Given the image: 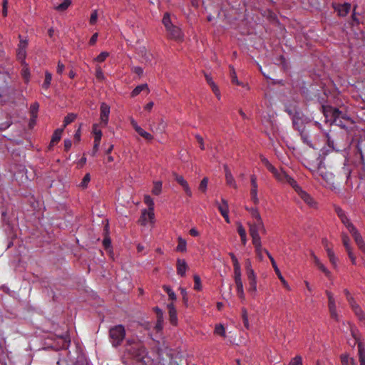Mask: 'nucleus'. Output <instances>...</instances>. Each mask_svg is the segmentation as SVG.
<instances>
[{
  "instance_id": "1",
  "label": "nucleus",
  "mask_w": 365,
  "mask_h": 365,
  "mask_svg": "<svg viewBox=\"0 0 365 365\" xmlns=\"http://www.w3.org/2000/svg\"><path fill=\"white\" fill-rule=\"evenodd\" d=\"M334 210L339 217L341 219L342 223L352 235L359 248L365 254V243L361 235L358 232L354 225L349 221L345 215L344 211L341 207H335Z\"/></svg>"
},
{
  "instance_id": "2",
  "label": "nucleus",
  "mask_w": 365,
  "mask_h": 365,
  "mask_svg": "<svg viewBox=\"0 0 365 365\" xmlns=\"http://www.w3.org/2000/svg\"><path fill=\"white\" fill-rule=\"evenodd\" d=\"M125 336V330L123 325H116L109 330L110 341L114 346H119Z\"/></svg>"
},
{
  "instance_id": "3",
  "label": "nucleus",
  "mask_w": 365,
  "mask_h": 365,
  "mask_svg": "<svg viewBox=\"0 0 365 365\" xmlns=\"http://www.w3.org/2000/svg\"><path fill=\"white\" fill-rule=\"evenodd\" d=\"M247 225L249 227V233L252 237V242H258L261 241V237L259 235V232H261L263 234L266 233V228L264 225H254L251 224V222H247Z\"/></svg>"
},
{
  "instance_id": "4",
  "label": "nucleus",
  "mask_w": 365,
  "mask_h": 365,
  "mask_svg": "<svg viewBox=\"0 0 365 365\" xmlns=\"http://www.w3.org/2000/svg\"><path fill=\"white\" fill-rule=\"evenodd\" d=\"M324 115L327 121L330 122L331 124L337 125L338 118L341 115V111L332 106H323Z\"/></svg>"
},
{
  "instance_id": "5",
  "label": "nucleus",
  "mask_w": 365,
  "mask_h": 365,
  "mask_svg": "<svg viewBox=\"0 0 365 365\" xmlns=\"http://www.w3.org/2000/svg\"><path fill=\"white\" fill-rule=\"evenodd\" d=\"M273 174L274 177L276 180L282 183H288L292 187L297 186V182L291 178L289 175H287L282 169L277 170V168H274L273 171H271Z\"/></svg>"
},
{
  "instance_id": "6",
  "label": "nucleus",
  "mask_w": 365,
  "mask_h": 365,
  "mask_svg": "<svg viewBox=\"0 0 365 365\" xmlns=\"http://www.w3.org/2000/svg\"><path fill=\"white\" fill-rule=\"evenodd\" d=\"M351 333L352 336L355 339L354 345H355L356 343L358 344L359 360L360 362V365H365V349L364 347V345L361 342L359 341L356 330L354 329L353 327H351Z\"/></svg>"
},
{
  "instance_id": "7",
  "label": "nucleus",
  "mask_w": 365,
  "mask_h": 365,
  "mask_svg": "<svg viewBox=\"0 0 365 365\" xmlns=\"http://www.w3.org/2000/svg\"><path fill=\"white\" fill-rule=\"evenodd\" d=\"M326 294L328 297V307L330 315L331 318L334 319L336 321H339V317L337 314L336 305L335 302V299L334 297V294L329 291H327Z\"/></svg>"
},
{
  "instance_id": "8",
  "label": "nucleus",
  "mask_w": 365,
  "mask_h": 365,
  "mask_svg": "<svg viewBox=\"0 0 365 365\" xmlns=\"http://www.w3.org/2000/svg\"><path fill=\"white\" fill-rule=\"evenodd\" d=\"M236 292L238 297L242 302L245 300V294L244 292L243 283L242 280V274H234Z\"/></svg>"
},
{
  "instance_id": "9",
  "label": "nucleus",
  "mask_w": 365,
  "mask_h": 365,
  "mask_svg": "<svg viewBox=\"0 0 365 365\" xmlns=\"http://www.w3.org/2000/svg\"><path fill=\"white\" fill-rule=\"evenodd\" d=\"M110 106L106 103H102L100 108V120L101 123L106 126L108 123L109 115H110Z\"/></svg>"
},
{
  "instance_id": "10",
  "label": "nucleus",
  "mask_w": 365,
  "mask_h": 365,
  "mask_svg": "<svg viewBox=\"0 0 365 365\" xmlns=\"http://www.w3.org/2000/svg\"><path fill=\"white\" fill-rule=\"evenodd\" d=\"M251 181V190H250V195L251 200L254 202V204L257 205L259 203V198L257 196V190L258 186L257 183V177L255 175L250 176Z\"/></svg>"
},
{
  "instance_id": "11",
  "label": "nucleus",
  "mask_w": 365,
  "mask_h": 365,
  "mask_svg": "<svg viewBox=\"0 0 365 365\" xmlns=\"http://www.w3.org/2000/svg\"><path fill=\"white\" fill-rule=\"evenodd\" d=\"M28 46V42L26 40L21 39L18 49H17V58L20 61H21L22 63H25L24 60L26 55V47Z\"/></svg>"
},
{
  "instance_id": "12",
  "label": "nucleus",
  "mask_w": 365,
  "mask_h": 365,
  "mask_svg": "<svg viewBox=\"0 0 365 365\" xmlns=\"http://www.w3.org/2000/svg\"><path fill=\"white\" fill-rule=\"evenodd\" d=\"M293 188L296 190V192L299 194L300 197L309 205L312 206L314 203L312 197L307 193L305 191L302 190V189L298 185L297 183V186L293 187Z\"/></svg>"
},
{
  "instance_id": "13",
  "label": "nucleus",
  "mask_w": 365,
  "mask_h": 365,
  "mask_svg": "<svg viewBox=\"0 0 365 365\" xmlns=\"http://www.w3.org/2000/svg\"><path fill=\"white\" fill-rule=\"evenodd\" d=\"M269 259H270L271 261V263H272V265L277 275V277H279V279H280L281 282L282 283V284L284 285V287L287 289V290H290L291 288L289 287V285L288 284L287 282L285 280V279L283 277V276L282 275L277 264H276V262L275 260L274 259V258L272 257V256L271 255H269Z\"/></svg>"
},
{
  "instance_id": "14",
  "label": "nucleus",
  "mask_w": 365,
  "mask_h": 365,
  "mask_svg": "<svg viewBox=\"0 0 365 365\" xmlns=\"http://www.w3.org/2000/svg\"><path fill=\"white\" fill-rule=\"evenodd\" d=\"M311 255L312 257L314 264L325 274L326 277L330 279L331 277V273L330 271L324 266V264L313 252L311 254Z\"/></svg>"
},
{
  "instance_id": "15",
  "label": "nucleus",
  "mask_w": 365,
  "mask_h": 365,
  "mask_svg": "<svg viewBox=\"0 0 365 365\" xmlns=\"http://www.w3.org/2000/svg\"><path fill=\"white\" fill-rule=\"evenodd\" d=\"M170 38L180 40L182 38L181 29L175 26H172L170 29H166Z\"/></svg>"
},
{
  "instance_id": "16",
  "label": "nucleus",
  "mask_w": 365,
  "mask_h": 365,
  "mask_svg": "<svg viewBox=\"0 0 365 365\" xmlns=\"http://www.w3.org/2000/svg\"><path fill=\"white\" fill-rule=\"evenodd\" d=\"M175 180H176V182L178 184H180L182 186V187L183 188L185 193L189 197H191L192 193L191 189L188 185V182L185 180V179L182 176L175 174Z\"/></svg>"
},
{
  "instance_id": "17",
  "label": "nucleus",
  "mask_w": 365,
  "mask_h": 365,
  "mask_svg": "<svg viewBox=\"0 0 365 365\" xmlns=\"http://www.w3.org/2000/svg\"><path fill=\"white\" fill-rule=\"evenodd\" d=\"M149 214H150V210H143L142 211L141 216L138 220V222L140 223V225H145L149 222L151 223L154 222V220H155L154 211H153L152 217H150Z\"/></svg>"
},
{
  "instance_id": "18",
  "label": "nucleus",
  "mask_w": 365,
  "mask_h": 365,
  "mask_svg": "<svg viewBox=\"0 0 365 365\" xmlns=\"http://www.w3.org/2000/svg\"><path fill=\"white\" fill-rule=\"evenodd\" d=\"M252 245L255 247L257 257L260 261L263 260V253H265L268 257L269 255H270V253L266 249L262 247V241L252 243Z\"/></svg>"
},
{
  "instance_id": "19",
  "label": "nucleus",
  "mask_w": 365,
  "mask_h": 365,
  "mask_svg": "<svg viewBox=\"0 0 365 365\" xmlns=\"http://www.w3.org/2000/svg\"><path fill=\"white\" fill-rule=\"evenodd\" d=\"M168 313H169V319L170 322L176 326L178 324V317H177V311L173 304V303H170L168 304Z\"/></svg>"
},
{
  "instance_id": "20",
  "label": "nucleus",
  "mask_w": 365,
  "mask_h": 365,
  "mask_svg": "<svg viewBox=\"0 0 365 365\" xmlns=\"http://www.w3.org/2000/svg\"><path fill=\"white\" fill-rule=\"evenodd\" d=\"M224 169H225V180H226L227 184L229 186L232 187L235 189H237V185L235 182V180L234 177L232 176L231 171L230 170V169L227 165H224Z\"/></svg>"
},
{
  "instance_id": "21",
  "label": "nucleus",
  "mask_w": 365,
  "mask_h": 365,
  "mask_svg": "<svg viewBox=\"0 0 365 365\" xmlns=\"http://www.w3.org/2000/svg\"><path fill=\"white\" fill-rule=\"evenodd\" d=\"M352 310L354 311L355 315L358 318L359 321L361 324V325L365 327V313L362 310V309L359 307L358 304H354L351 307Z\"/></svg>"
},
{
  "instance_id": "22",
  "label": "nucleus",
  "mask_w": 365,
  "mask_h": 365,
  "mask_svg": "<svg viewBox=\"0 0 365 365\" xmlns=\"http://www.w3.org/2000/svg\"><path fill=\"white\" fill-rule=\"evenodd\" d=\"M188 268L187 264L185 259H178L176 269L178 274L184 277L185 275L186 271Z\"/></svg>"
},
{
  "instance_id": "23",
  "label": "nucleus",
  "mask_w": 365,
  "mask_h": 365,
  "mask_svg": "<svg viewBox=\"0 0 365 365\" xmlns=\"http://www.w3.org/2000/svg\"><path fill=\"white\" fill-rule=\"evenodd\" d=\"M324 247L327 253V256L329 259L330 262L334 268L337 267V258L335 256L333 250L328 247L327 242H324Z\"/></svg>"
},
{
  "instance_id": "24",
  "label": "nucleus",
  "mask_w": 365,
  "mask_h": 365,
  "mask_svg": "<svg viewBox=\"0 0 365 365\" xmlns=\"http://www.w3.org/2000/svg\"><path fill=\"white\" fill-rule=\"evenodd\" d=\"M146 91L147 93H150V89L147 83L140 84L136 86L131 92V97H135L139 95L142 91Z\"/></svg>"
},
{
  "instance_id": "25",
  "label": "nucleus",
  "mask_w": 365,
  "mask_h": 365,
  "mask_svg": "<svg viewBox=\"0 0 365 365\" xmlns=\"http://www.w3.org/2000/svg\"><path fill=\"white\" fill-rule=\"evenodd\" d=\"M249 280V288L247 289L250 295L254 298L257 295V277L248 279Z\"/></svg>"
},
{
  "instance_id": "26",
  "label": "nucleus",
  "mask_w": 365,
  "mask_h": 365,
  "mask_svg": "<svg viewBox=\"0 0 365 365\" xmlns=\"http://www.w3.org/2000/svg\"><path fill=\"white\" fill-rule=\"evenodd\" d=\"M338 14L341 16H345L348 14L351 9V4L348 3H345L341 5H339L336 9Z\"/></svg>"
},
{
  "instance_id": "27",
  "label": "nucleus",
  "mask_w": 365,
  "mask_h": 365,
  "mask_svg": "<svg viewBox=\"0 0 365 365\" xmlns=\"http://www.w3.org/2000/svg\"><path fill=\"white\" fill-rule=\"evenodd\" d=\"M205 79H206L207 83L211 86L213 92L215 93L217 97L218 98H220V91H219L217 85L212 81V77L210 75H208V74H205Z\"/></svg>"
},
{
  "instance_id": "28",
  "label": "nucleus",
  "mask_w": 365,
  "mask_h": 365,
  "mask_svg": "<svg viewBox=\"0 0 365 365\" xmlns=\"http://www.w3.org/2000/svg\"><path fill=\"white\" fill-rule=\"evenodd\" d=\"M71 5V0H63L61 4L54 6L53 9L59 12L66 11Z\"/></svg>"
},
{
  "instance_id": "29",
  "label": "nucleus",
  "mask_w": 365,
  "mask_h": 365,
  "mask_svg": "<svg viewBox=\"0 0 365 365\" xmlns=\"http://www.w3.org/2000/svg\"><path fill=\"white\" fill-rule=\"evenodd\" d=\"M245 268H246V272L247 275L248 279H252L257 277L256 274L255 273L254 269L252 267L251 261L250 259H247L245 262Z\"/></svg>"
},
{
  "instance_id": "30",
  "label": "nucleus",
  "mask_w": 365,
  "mask_h": 365,
  "mask_svg": "<svg viewBox=\"0 0 365 365\" xmlns=\"http://www.w3.org/2000/svg\"><path fill=\"white\" fill-rule=\"evenodd\" d=\"M63 131V128H58L54 131L51 140V144L53 145L61 140Z\"/></svg>"
},
{
  "instance_id": "31",
  "label": "nucleus",
  "mask_w": 365,
  "mask_h": 365,
  "mask_svg": "<svg viewBox=\"0 0 365 365\" xmlns=\"http://www.w3.org/2000/svg\"><path fill=\"white\" fill-rule=\"evenodd\" d=\"M217 208L222 215L226 213H229L228 204L225 200L222 199L221 203L217 202Z\"/></svg>"
},
{
  "instance_id": "32",
  "label": "nucleus",
  "mask_w": 365,
  "mask_h": 365,
  "mask_svg": "<svg viewBox=\"0 0 365 365\" xmlns=\"http://www.w3.org/2000/svg\"><path fill=\"white\" fill-rule=\"evenodd\" d=\"M351 121V118L347 116L345 113H343L341 111V115L338 118L337 125L338 126H340L341 128L345 127V122Z\"/></svg>"
},
{
  "instance_id": "33",
  "label": "nucleus",
  "mask_w": 365,
  "mask_h": 365,
  "mask_svg": "<svg viewBox=\"0 0 365 365\" xmlns=\"http://www.w3.org/2000/svg\"><path fill=\"white\" fill-rule=\"evenodd\" d=\"M144 202L148 206V210H150V217H152L153 211H154V202L153 199L149 195H145L144 197Z\"/></svg>"
},
{
  "instance_id": "34",
  "label": "nucleus",
  "mask_w": 365,
  "mask_h": 365,
  "mask_svg": "<svg viewBox=\"0 0 365 365\" xmlns=\"http://www.w3.org/2000/svg\"><path fill=\"white\" fill-rule=\"evenodd\" d=\"M135 131L145 140H152L153 139V136L148 132L144 130L140 126Z\"/></svg>"
},
{
  "instance_id": "35",
  "label": "nucleus",
  "mask_w": 365,
  "mask_h": 365,
  "mask_svg": "<svg viewBox=\"0 0 365 365\" xmlns=\"http://www.w3.org/2000/svg\"><path fill=\"white\" fill-rule=\"evenodd\" d=\"M214 333L223 338L226 337V332L224 326L221 324H217L215 328Z\"/></svg>"
},
{
  "instance_id": "36",
  "label": "nucleus",
  "mask_w": 365,
  "mask_h": 365,
  "mask_svg": "<svg viewBox=\"0 0 365 365\" xmlns=\"http://www.w3.org/2000/svg\"><path fill=\"white\" fill-rule=\"evenodd\" d=\"M76 118V115L74 114V113H69L68 114L65 118H64V120H63V128H65L68 124L71 123L72 122H73Z\"/></svg>"
},
{
  "instance_id": "37",
  "label": "nucleus",
  "mask_w": 365,
  "mask_h": 365,
  "mask_svg": "<svg viewBox=\"0 0 365 365\" xmlns=\"http://www.w3.org/2000/svg\"><path fill=\"white\" fill-rule=\"evenodd\" d=\"M186 247H187L186 241L184 239H182V237H178V245L176 247V251L182 252H185Z\"/></svg>"
},
{
  "instance_id": "38",
  "label": "nucleus",
  "mask_w": 365,
  "mask_h": 365,
  "mask_svg": "<svg viewBox=\"0 0 365 365\" xmlns=\"http://www.w3.org/2000/svg\"><path fill=\"white\" fill-rule=\"evenodd\" d=\"M162 191V182L160 181H155L153 183L152 192L153 195H159Z\"/></svg>"
},
{
  "instance_id": "39",
  "label": "nucleus",
  "mask_w": 365,
  "mask_h": 365,
  "mask_svg": "<svg viewBox=\"0 0 365 365\" xmlns=\"http://www.w3.org/2000/svg\"><path fill=\"white\" fill-rule=\"evenodd\" d=\"M242 318L243 321L244 326L247 329H250V323L248 319V313L245 308L242 309Z\"/></svg>"
},
{
  "instance_id": "40",
  "label": "nucleus",
  "mask_w": 365,
  "mask_h": 365,
  "mask_svg": "<svg viewBox=\"0 0 365 365\" xmlns=\"http://www.w3.org/2000/svg\"><path fill=\"white\" fill-rule=\"evenodd\" d=\"M342 365H355V360L353 358H349L347 355H342L341 356Z\"/></svg>"
},
{
  "instance_id": "41",
  "label": "nucleus",
  "mask_w": 365,
  "mask_h": 365,
  "mask_svg": "<svg viewBox=\"0 0 365 365\" xmlns=\"http://www.w3.org/2000/svg\"><path fill=\"white\" fill-rule=\"evenodd\" d=\"M246 209L250 213L253 219L259 220V218L262 217L259 210L256 207H247Z\"/></svg>"
},
{
  "instance_id": "42",
  "label": "nucleus",
  "mask_w": 365,
  "mask_h": 365,
  "mask_svg": "<svg viewBox=\"0 0 365 365\" xmlns=\"http://www.w3.org/2000/svg\"><path fill=\"white\" fill-rule=\"evenodd\" d=\"M162 21L166 29H170V27L173 26L171 22L170 15L168 13L165 14Z\"/></svg>"
},
{
  "instance_id": "43",
  "label": "nucleus",
  "mask_w": 365,
  "mask_h": 365,
  "mask_svg": "<svg viewBox=\"0 0 365 365\" xmlns=\"http://www.w3.org/2000/svg\"><path fill=\"white\" fill-rule=\"evenodd\" d=\"M52 79V75L48 71H46L45 73V81L42 85L43 88L45 89H48Z\"/></svg>"
},
{
  "instance_id": "44",
  "label": "nucleus",
  "mask_w": 365,
  "mask_h": 365,
  "mask_svg": "<svg viewBox=\"0 0 365 365\" xmlns=\"http://www.w3.org/2000/svg\"><path fill=\"white\" fill-rule=\"evenodd\" d=\"M260 160L263 165L268 169L269 171H273L274 167L272 165V163L268 160L267 158H265L264 155H260Z\"/></svg>"
},
{
  "instance_id": "45",
  "label": "nucleus",
  "mask_w": 365,
  "mask_h": 365,
  "mask_svg": "<svg viewBox=\"0 0 365 365\" xmlns=\"http://www.w3.org/2000/svg\"><path fill=\"white\" fill-rule=\"evenodd\" d=\"M163 288L168 293L170 299L172 301L176 300V294L169 286L164 285Z\"/></svg>"
},
{
  "instance_id": "46",
  "label": "nucleus",
  "mask_w": 365,
  "mask_h": 365,
  "mask_svg": "<svg viewBox=\"0 0 365 365\" xmlns=\"http://www.w3.org/2000/svg\"><path fill=\"white\" fill-rule=\"evenodd\" d=\"M93 133L94 134V140H97V141H101L102 137V132L100 129L98 128V125L96 124L93 125Z\"/></svg>"
},
{
  "instance_id": "47",
  "label": "nucleus",
  "mask_w": 365,
  "mask_h": 365,
  "mask_svg": "<svg viewBox=\"0 0 365 365\" xmlns=\"http://www.w3.org/2000/svg\"><path fill=\"white\" fill-rule=\"evenodd\" d=\"M38 107L39 106L38 103H34L33 104L31 105L30 110L32 118H36L37 117Z\"/></svg>"
},
{
  "instance_id": "48",
  "label": "nucleus",
  "mask_w": 365,
  "mask_h": 365,
  "mask_svg": "<svg viewBox=\"0 0 365 365\" xmlns=\"http://www.w3.org/2000/svg\"><path fill=\"white\" fill-rule=\"evenodd\" d=\"M207 184H208V178H204L200 185H199V190L202 192H205L206 190H207Z\"/></svg>"
},
{
  "instance_id": "49",
  "label": "nucleus",
  "mask_w": 365,
  "mask_h": 365,
  "mask_svg": "<svg viewBox=\"0 0 365 365\" xmlns=\"http://www.w3.org/2000/svg\"><path fill=\"white\" fill-rule=\"evenodd\" d=\"M230 77L232 82L237 85H241V83L238 81L236 72L233 67H230Z\"/></svg>"
},
{
  "instance_id": "50",
  "label": "nucleus",
  "mask_w": 365,
  "mask_h": 365,
  "mask_svg": "<svg viewBox=\"0 0 365 365\" xmlns=\"http://www.w3.org/2000/svg\"><path fill=\"white\" fill-rule=\"evenodd\" d=\"M193 278H194V282H195L194 289L197 291L201 290L202 284H201V280H200V277L198 275L195 274V275H194Z\"/></svg>"
},
{
  "instance_id": "51",
  "label": "nucleus",
  "mask_w": 365,
  "mask_h": 365,
  "mask_svg": "<svg viewBox=\"0 0 365 365\" xmlns=\"http://www.w3.org/2000/svg\"><path fill=\"white\" fill-rule=\"evenodd\" d=\"M344 294L346 295V299L347 301L349 302V305L351 307H353L354 304H357L355 301H354V299L353 298V297L351 295L350 292H349L348 289H344Z\"/></svg>"
},
{
  "instance_id": "52",
  "label": "nucleus",
  "mask_w": 365,
  "mask_h": 365,
  "mask_svg": "<svg viewBox=\"0 0 365 365\" xmlns=\"http://www.w3.org/2000/svg\"><path fill=\"white\" fill-rule=\"evenodd\" d=\"M91 180V176H90V174L89 173H87L85 175V176L83 177L81 184H80V186L82 187V188H86L88 186V182H90Z\"/></svg>"
},
{
  "instance_id": "53",
  "label": "nucleus",
  "mask_w": 365,
  "mask_h": 365,
  "mask_svg": "<svg viewBox=\"0 0 365 365\" xmlns=\"http://www.w3.org/2000/svg\"><path fill=\"white\" fill-rule=\"evenodd\" d=\"M237 232H238L239 235L240 236V237L247 236L246 230L241 222H238L237 223Z\"/></svg>"
},
{
  "instance_id": "54",
  "label": "nucleus",
  "mask_w": 365,
  "mask_h": 365,
  "mask_svg": "<svg viewBox=\"0 0 365 365\" xmlns=\"http://www.w3.org/2000/svg\"><path fill=\"white\" fill-rule=\"evenodd\" d=\"M232 263H233V267H234V274H237V273L242 274L241 273V267H240V264L239 263L238 259H234V260L232 261Z\"/></svg>"
},
{
  "instance_id": "55",
  "label": "nucleus",
  "mask_w": 365,
  "mask_h": 365,
  "mask_svg": "<svg viewBox=\"0 0 365 365\" xmlns=\"http://www.w3.org/2000/svg\"><path fill=\"white\" fill-rule=\"evenodd\" d=\"M342 242L344 246L346 248V252L351 250V246L349 245V238L346 235H342Z\"/></svg>"
},
{
  "instance_id": "56",
  "label": "nucleus",
  "mask_w": 365,
  "mask_h": 365,
  "mask_svg": "<svg viewBox=\"0 0 365 365\" xmlns=\"http://www.w3.org/2000/svg\"><path fill=\"white\" fill-rule=\"evenodd\" d=\"M289 365H302V358L301 356H296L294 357L291 361L289 362Z\"/></svg>"
},
{
  "instance_id": "57",
  "label": "nucleus",
  "mask_w": 365,
  "mask_h": 365,
  "mask_svg": "<svg viewBox=\"0 0 365 365\" xmlns=\"http://www.w3.org/2000/svg\"><path fill=\"white\" fill-rule=\"evenodd\" d=\"M109 56V53L106 51L101 52L96 58L95 61L98 62H103Z\"/></svg>"
},
{
  "instance_id": "58",
  "label": "nucleus",
  "mask_w": 365,
  "mask_h": 365,
  "mask_svg": "<svg viewBox=\"0 0 365 365\" xmlns=\"http://www.w3.org/2000/svg\"><path fill=\"white\" fill-rule=\"evenodd\" d=\"M22 75L26 81H28L30 76V73L27 65H24L22 68Z\"/></svg>"
},
{
  "instance_id": "59",
  "label": "nucleus",
  "mask_w": 365,
  "mask_h": 365,
  "mask_svg": "<svg viewBox=\"0 0 365 365\" xmlns=\"http://www.w3.org/2000/svg\"><path fill=\"white\" fill-rule=\"evenodd\" d=\"M97 19H98V12L96 10H94V11H93V12L91 15L89 22L91 24H95L97 21Z\"/></svg>"
},
{
  "instance_id": "60",
  "label": "nucleus",
  "mask_w": 365,
  "mask_h": 365,
  "mask_svg": "<svg viewBox=\"0 0 365 365\" xmlns=\"http://www.w3.org/2000/svg\"><path fill=\"white\" fill-rule=\"evenodd\" d=\"M195 138L199 143L200 149L205 150V144H204V140H203L202 137L200 136V135L197 134V135H195Z\"/></svg>"
},
{
  "instance_id": "61",
  "label": "nucleus",
  "mask_w": 365,
  "mask_h": 365,
  "mask_svg": "<svg viewBox=\"0 0 365 365\" xmlns=\"http://www.w3.org/2000/svg\"><path fill=\"white\" fill-rule=\"evenodd\" d=\"M96 76L98 80H103L104 78L103 73L100 67L96 68Z\"/></svg>"
},
{
  "instance_id": "62",
  "label": "nucleus",
  "mask_w": 365,
  "mask_h": 365,
  "mask_svg": "<svg viewBox=\"0 0 365 365\" xmlns=\"http://www.w3.org/2000/svg\"><path fill=\"white\" fill-rule=\"evenodd\" d=\"M132 71H133V73H135V74L138 75L139 76H141L143 75V70L140 66L133 67Z\"/></svg>"
},
{
  "instance_id": "63",
  "label": "nucleus",
  "mask_w": 365,
  "mask_h": 365,
  "mask_svg": "<svg viewBox=\"0 0 365 365\" xmlns=\"http://www.w3.org/2000/svg\"><path fill=\"white\" fill-rule=\"evenodd\" d=\"M71 145H72V142L71 140H69V139L64 140L65 150L68 151L71 148Z\"/></svg>"
},
{
  "instance_id": "64",
  "label": "nucleus",
  "mask_w": 365,
  "mask_h": 365,
  "mask_svg": "<svg viewBox=\"0 0 365 365\" xmlns=\"http://www.w3.org/2000/svg\"><path fill=\"white\" fill-rule=\"evenodd\" d=\"M98 33H95L94 34H93V36H91L90 41H89V44L91 46H93L96 43V42L97 41V39H98Z\"/></svg>"
}]
</instances>
